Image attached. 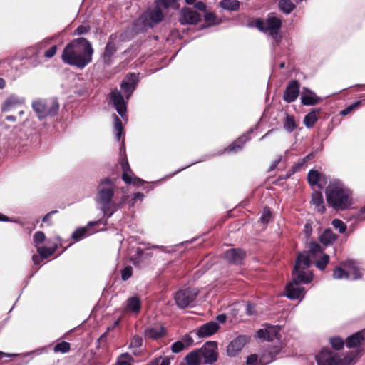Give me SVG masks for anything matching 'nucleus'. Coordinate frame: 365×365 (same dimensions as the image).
<instances>
[{"label":"nucleus","instance_id":"8fccbe9b","mask_svg":"<svg viewBox=\"0 0 365 365\" xmlns=\"http://www.w3.org/2000/svg\"><path fill=\"white\" fill-rule=\"evenodd\" d=\"M271 217V212L269 208L264 207L260 217V220L262 223H267Z\"/></svg>","mask_w":365,"mask_h":365},{"label":"nucleus","instance_id":"a878e982","mask_svg":"<svg viewBox=\"0 0 365 365\" xmlns=\"http://www.w3.org/2000/svg\"><path fill=\"white\" fill-rule=\"evenodd\" d=\"M97 224H98L97 222H89L88 224L87 227L78 228L72 234V238L75 241L78 242V241L82 240L83 238L91 235L92 232L89 231V227L93 225H97Z\"/></svg>","mask_w":365,"mask_h":365},{"label":"nucleus","instance_id":"39448f33","mask_svg":"<svg viewBox=\"0 0 365 365\" xmlns=\"http://www.w3.org/2000/svg\"><path fill=\"white\" fill-rule=\"evenodd\" d=\"M163 19V14L159 8L148 9L135 21L136 30L138 32L144 31L153 27Z\"/></svg>","mask_w":365,"mask_h":365},{"label":"nucleus","instance_id":"864d4df0","mask_svg":"<svg viewBox=\"0 0 365 365\" xmlns=\"http://www.w3.org/2000/svg\"><path fill=\"white\" fill-rule=\"evenodd\" d=\"M309 252L314 255L317 254L318 252H322L320 245L315 242H312L309 243Z\"/></svg>","mask_w":365,"mask_h":365},{"label":"nucleus","instance_id":"72a5a7b5","mask_svg":"<svg viewBox=\"0 0 365 365\" xmlns=\"http://www.w3.org/2000/svg\"><path fill=\"white\" fill-rule=\"evenodd\" d=\"M249 140L247 135L240 136L235 142L232 143L226 150L236 152L240 150L245 143Z\"/></svg>","mask_w":365,"mask_h":365},{"label":"nucleus","instance_id":"13d9d810","mask_svg":"<svg viewBox=\"0 0 365 365\" xmlns=\"http://www.w3.org/2000/svg\"><path fill=\"white\" fill-rule=\"evenodd\" d=\"M181 341L184 343L185 347L189 346L193 344V339L189 335L185 336Z\"/></svg>","mask_w":365,"mask_h":365},{"label":"nucleus","instance_id":"5fc2aeb1","mask_svg":"<svg viewBox=\"0 0 365 365\" xmlns=\"http://www.w3.org/2000/svg\"><path fill=\"white\" fill-rule=\"evenodd\" d=\"M90 30V27L86 25H81L79 26L76 31H74L75 35H82L85 34Z\"/></svg>","mask_w":365,"mask_h":365},{"label":"nucleus","instance_id":"393cba45","mask_svg":"<svg viewBox=\"0 0 365 365\" xmlns=\"http://www.w3.org/2000/svg\"><path fill=\"white\" fill-rule=\"evenodd\" d=\"M365 340V329L347 338L346 345L348 348H355Z\"/></svg>","mask_w":365,"mask_h":365},{"label":"nucleus","instance_id":"4be33fe9","mask_svg":"<svg viewBox=\"0 0 365 365\" xmlns=\"http://www.w3.org/2000/svg\"><path fill=\"white\" fill-rule=\"evenodd\" d=\"M341 265L350 272L352 279H359L362 277L361 270L357 263L352 259H347L341 263Z\"/></svg>","mask_w":365,"mask_h":365},{"label":"nucleus","instance_id":"37998d69","mask_svg":"<svg viewBox=\"0 0 365 365\" xmlns=\"http://www.w3.org/2000/svg\"><path fill=\"white\" fill-rule=\"evenodd\" d=\"M329 262V256L324 254L316 262V267L320 270H323L326 268L327 264Z\"/></svg>","mask_w":365,"mask_h":365},{"label":"nucleus","instance_id":"6ab92c4d","mask_svg":"<svg viewBox=\"0 0 365 365\" xmlns=\"http://www.w3.org/2000/svg\"><path fill=\"white\" fill-rule=\"evenodd\" d=\"M200 14L191 9H182L181 11L180 22L182 24H194L199 21Z\"/></svg>","mask_w":365,"mask_h":365},{"label":"nucleus","instance_id":"c756f323","mask_svg":"<svg viewBox=\"0 0 365 365\" xmlns=\"http://www.w3.org/2000/svg\"><path fill=\"white\" fill-rule=\"evenodd\" d=\"M312 202L315 205L318 212L323 213L325 211L324 199L320 191H314L312 194Z\"/></svg>","mask_w":365,"mask_h":365},{"label":"nucleus","instance_id":"e433bc0d","mask_svg":"<svg viewBox=\"0 0 365 365\" xmlns=\"http://www.w3.org/2000/svg\"><path fill=\"white\" fill-rule=\"evenodd\" d=\"M57 247L54 245L51 247H37V252L41 256L42 258H47L51 256L56 251Z\"/></svg>","mask_w":365,"mask_h":365},{"label":"nucleus","instance_id":"4468645a","mask_svg":"<svg viewBox=\"0 0 365 365\" xmlns=\"http://www.w3.org/2000/svg\"><path fill=\"white\" fill-rule=\"evenodd\" d=\"M279 331V327L269 325L264 329H259L257 332V337L263 340L272 341L275 338L278 339Z\"/></svg>","mask_w":365,"mask_h":365},{"label":"nucleus","instance_id":"09e8293b","mask_svg":"<svg viewBox=\"0 0 365 365\" xmlns=\"http://www.w3.org/2000/svg\"><path fill=\"white\" fill-rule=\"evenodd\" d=\"M133 274V268L130 266L125 267L121 272V278L123 281L128 280Z\"/></svg>","mask_w":365,"mask_h":365},{"label":"nucleus","instance_id":"9d476101","mask_svg":"<svg viewBox=\"0 0 365 365\" xmlns=\"http://www.w3.org/2000/svg\"><path fill=\"white\" fill-rule=\"evenodd\" d=\"M318 365H339L341 359L336 354L332 353L329 349H322L316 356Z\"/></svg>","mask_w":365,"mask_h":365},{"label":"nucleus","instance_id":"c03bdc74","mask_svg":"<svg viewBox=\"0 0 365 365\" xmlns=\"http://www.w3.org/2000/svg\"><path fill=\"white\" fill-rule=\"evenodd\" d=\"M55 352H61V353H67L70 350V344L66 341H62L61 343L57 344L54 349Z\"/></svg>","mask_w":365,"mask_h":365},{"label":"nucleus","instance_id":"a19ab883","mask_svg":"<svg viewBox=\"0 0 365 365\" xmlns=\"http://www.w3.org/2000/svg\"><path fill=\"white\" fill-rule=\"evenodd\" d=\"M114 128L116 132V138L118 140H120L123 128L120 119L115 115H114Z\"/></svg>","mask_w":365,"mask_h":365},{"label":"nucleus","instance_id":"a211bd4d","mask_svg":"<svg viewBox=\"0 0 365 365\" xmlns=\"http://www.w3.org/2000/svg\"><path fill=\"white\" fill-rule=\"evenodd\" d=\"M274 356L270 351L264 353L258 361L256 354H251L247 359V365H266L273 360Z\"/></svg>","mask_w":365,"mask_h":365},{"label":"nucleus","instance_id":"7ed1b4c3","mask_svg":"<svg viewBox=\"0 0 365 365\" xmlns=\"http://www.w3.org/2000/svg\"><path fill=\"white\" fill-rule=\"evenodd\" d=\"M115 190V185L109 178L101 180L97 187L96 202L101 206V210L108 218L120 208L125 202V200L118 203L113 202Z\"/></svg>","mask_w":365,"mask_h":365},{"label":"nucleus","instance_id":"49530a36","mask_svg":"<svg viewBox=\"0 0 365 365\" xmlns=\"http://www.w3.org/2000/svg\"><path fill=\"white\" fill-rule=\"evenodd\" d=\"M284 128L289 131L292 132L295 128L296 125L294 122V119L293 117L287 115L284 124Z\"/></svg>","mask_w":365,"mask_h":365},{"label":"nucleus","instance_id":"6e6552de","mask_svg":"<svg viewBox=\"0 0 365 365\" xmlns=\"http://www.w3.org/2000/svg\"><path fill=\"white\" fill-rule=\"evenodd\" d=\"M198 289L195 288L181 289L176 292L175 301L180 308H185L190 306L196 299Z\"/></svg>","mask_w":365,"mask_h":365},{"label":"nucleus","instance_id":"5701e85b","mask_svg":"<svg viewBox=\"0 0 365 365\" xmlns=\"http://www.w3.org/2000/svg\"><path fill=\"white\" fill-rule=\"evenodd\" d=\"M141 308V302L138 296L128 298L123 308L124 312H132L138 314Z\"/></svg>","mask_w":365,"mask_h":365},{"label":"nucleus","instance_id":"2eb2a0df","mask_svg":"<svg viewBox=\"0 0 365 365\" xmlns=\"http://www.w3.org/2000/svg\"><path fill=\"white\" fill-rule=\"evenodd\" d=\"M122 178L126 183L133 184L135 185H141L143 184L144 181L142 179L134 175L129 168V165L127 160L122 163Z\"/></svg>","mask_w":365,"mask_h":365},{"label":"nucleus","instance_id":"4c0bfd02","mask_svg":"<svg viewBox=\"0 0 365 365\" xmlns=\"http://www.w3.org/2000/svg\"><path fill=\"white\" fill-rule=\"evenodd\" d=\"M317 121V115L315 111H311L305 115L304 123L307 128H312Z\"/></svg>","mask_w":365,"mask_h":365},{"label":"nucleus","instance_id":"dca6fc26","mask_svg":"<svg viewBox=\"0 0 365 365\" xmlns=\"http://www.w3.org/2000/svg\"><path fill=\"white\" fill-rule=\"evenodd\" d=\"M299 93V83L297 81H292L287 85L283 96V99L287 103L294 101Z\"/></svg>","mask_w":365,"mask_h":365},{"label":"nucleus","instance_id":"cd10ccee","mask_svg":"<svg viewBox=\"0 0 365 365\" xmlns=\"http://www.w3.org/2000/svg\"><path fill=\"white\" fill-rule=\"evenodd\" d=\"M185 361L187 365H200L201 364H203L200 349H198L190 352L185 356Z\"/></svg>","mask_w":365,"mask_h":365},{"label":"nucleus","instance_id":"f03ea898","mask_svg":"<svg viewBox=\"0 0 365 365\" xmlns=\"http://www.w3.org/2000/svg\"><path fill=\"white\" fill-rule=\"evenodd\" d=\"M93 54L91 43L84 38H78L66 45L61 58L65 63L82 69L92 61Z\"/></svg>","mask_w":365,"mask_h":365},{"label":"nucleus","instance_id":"20e7f679","mask_svg":"<svg viewBox=\"0 0 365 365\" xmlns=\"http://www.w3.org/2000/svg\"><path fill=\"white\" fill-rule=\"evenodd\" d=\"M328 204L336 210H344L349 205V191L339 182L329 183L326 190Z\"/></svg>","mask_w":365,"mask_h":365},{"label":"nucleus","instance_id":"2f4dec72","mask_svg":"<svg viewBox=\"0 0 365 365\" xmlns=\"http://www.w3.org/2000/svg\"><path fill=\"white\" fill-rule=\"evenodd\" d=\"M220 6L228 11H237L240 9V2L237 0H222Z\"/></svg>","mask_w":365,"mask_h":365},{"label":"nucleus","instance_id":"f704fd0d","mask_svg":"<svg viewBox=\"0 0 365 365\" xmlns=\"http://www.w3.org/2000/svg\"><path fill=\"white\" fill-rule=\"evenodd\" d=\"M133 358L128 353L121 354L113 365H132Z\"/></svg>","mask_w":365,"mask_h":365},{"label":"nucleus","instance_id":"a18cd8bd","mask_svg":"<svg viewBox=\"0 0 365 365\" xmlns=\"http://www.w3.org/2000/svg\"><path fill=\"white\" fill-rule=\"evenodd\" d=\"M330 343L334 349L340 350L344 347V342L341 338L334 337L330 339Z\"/></svg>","mask_w":365,"mask_h":365},{"label":"nucleus","instance_id":"4d7b16f0","mask_svg":"<svg viewBox=\"0 0 365 365\" xmlns=\"http://www.w3.org/2000/svg\"><path fill=\"white\" fill-rule=\"evenodd\" d=\"M56 51H57V46H53L49 49L46 51L44 56H45V57H46L48 58H51L56 54Z\"/></svg>","mask_w":365,"mask_h":365},{"label":"nucleus","instance_id":"e2e57ef3","mask_svg":"<svg viewBox=\"0 0 365 365\" xmlns=\"http://www.w3.org/2000/svg\"><path fill=\"white\" fill-rule=\"evenodd\" d=\"M216 18L215 15L213 14V13H207L205 15V19L207 21H214L215 19Z\"/></svg>","mask_w":365,"mask_h":365},{"label":"nucleus","instance_id":"423d86ee","mask_svg":"<svg viewBox=\"0 0 365 365\" xmlns=\"http://www.w3.org/2000/svg\"><path fill=\"white\" fill-rule=\"evenodd\" d=\"M255 26L262 31L269 32L277 44L281 41L282 36L279 30L282 26V21L275 14H269L265 21L257 19Z\"/></svg>","mask_w":365,"mask_h":365},{"label":"nucleus","instance_id":"ea45409f","mask_svg":"<svg viewBox=\"0 0 365 365\" xmlns=\"http://www.w3.org/2000/svg\"><path fill=\"white\" fill-rule=\"evenodd\" d=\"M279 6L286 14L291 13L294 8V5L290 0H281L279 3Z\"/></svg>","mask_w":365,"mask_h":365},{"label":"nucleus","instance_id":"c85d7f7f","mask_svg":"<svg viewBox=\"0 0 365 365\" xmlns=\"http://www.w3.org/2000/svg\"><path fill=\"white\" fill-rule=\"evenodd\" d=\"M337 239V235H335L331 229L325 230L319 235V241L325 246L331 245Z\"/></svg>","mask_w":365,"mask_h":365},{"label":"nucleus","instance_id":"bb28decb","mask_svg":"<svg viewBox=\"0 0 365 365\" xmlns=\"http://www.w3.org/2000/svg\"><path fill=\"white\" fill-rule=\"evenodd\" d=\"M143 344V339L140 336H134L130 339L129 344V349L132 351L133 354L135 356H138L142 352V347Z\"/></svg>","mask_w":365,"mask_h":365},{"label":"nucleus","instance_id":"9b49d317","mask_svg":"<svg viewBox=\"0 0 365 365\" xmlns=\"http://www.w3.org/2000/svg\"><path fill=\"white\" fill-rule=\"evenodd\" d=\"M250 337L245 335H241L233 339L227 347V353L230 356H235L238 354L244 346L248 343Z\"/></svg>","mask_w":365,"mask_h":365},{"label":"nucleus","instance_id":"f257e3e1","mask_svg":"<svg viewBox=\"0 0 365 365\" xmlns=\"http://www.w3.org/2000/svg\"><path fill=\"white\" fill-rule=\"evenodd\" d=\"M311 261L307 255L299 254L295 262L292 272V282L286 287V296L291 299H297L304 295V289L299 284H309L313 279V274L309 270Z\"/></svg>","mask_w":365,"mask_h":365},{"label":"nucleus","instance_id":"7c9ffc66","mask_svg":"<svg viewBox=\"0 0 365 365\" xmlns=\"http://www.w3.org/2000/svg\"><path fill=\"white\" fill-rule=\"evenodd\" d=\"M307 93H302L301 96V101L305 106H314L317 104L319 98L317 95L309 90H307Z\"/></svg>","mask_w":365,"mask_h":365},{"label":"nucleus","instance_id":"f8f14e48","mask_svg":"<svg viewBox=\"0 0 365 365\" xmlns=\"http://www.w3.org/2000/svg\"><path fill=\"white\" fill-rule=\"evenodd\" d=\"M118 39L116 36L111 35L106 46L104 53L102 58L105 63L110 65L112 61V58L115 53L118 47Z\"/></svg>","mask_w":365,"mask_h":365},{"label":"nucleus","instance_id":"aec40b11","mask_svg":"<svg viewBox=\"0 0 365 365\" xmlns=\"http://www.w3.org/2000/svg\"><path fill=\"white\" fill-rule=\"evenodd\" d=\"M137 81V76L134 73H130L126 76V80L122 82L121 88L124 93L127 95V98L130 97L134 91Z\"/></svg>","mask_w":365,"mask_h":365},{"label":"nucleus","instance_id":"f3484780","mask_svg":"<svg viewBox=\"0 0 365 365\" xmlns=\"http://www.w3.org/2000/svg\"><path fill=\"white\" fill-rule=\"evenodd\" d=\"M245 256V252L241 249H230L224 254L225 259L230 263L238 264Z\"/></svg>","mask_w":365,"mask_h":365},{"label":"nucleus","instance_id":"bf43d9fd","mask_svg":"<svg viewBox=\"0 0 365 365\" xmlns=\"http://www.w3.org/2000/svg\"><path fill=\"white\" fill-rule=\"evenodd\" d=\"M56 212H57V211L54 210V211H51L50 212H48V214H46L43 217V220L42 221L43 222H48L49 225H51V217L52 215L55 214Z\"/></svg>","mask_w":365,"mask_h":365},{"label":"nucleus","instance_id":"c9c22d12","mask_svg":"<svg viewBox=\"0 0 365 365\" xmlns=\"http://www.w3.org/2000/svg\"><path fill=\"white\" fill-rule=\"evenodd\" d=\"M333 277L335 279H349L350 277V272L341 267H338L334 269Z\"/></svg>","mask_w":365,"mask_h":365},{"label":"nucleus","instance_id":"774afa93","mask_svg":"<svg viewBox=\"0 0 365 365\" xmlns=\"http://www.w3.org/2000/svg\"><path fill=\"white\" fill-rule=\"evenodd\" d=\"M144 195L143 194L140 193V192H137L134 195V197H133V200L134 201H136L138 200H142L143 198Z\"/></svg>","mask_w":365,"mask_h":365},{"label":"nucleus","instance_id":"680f3d73","mask_svg":"<svg viewBox=\"0 0 365 365\" xmlns=\"http://www.w3.org/2000/svg\"><path fill=\"white\" fill-rule=\"evenodd\" d=\"M195 7L200 11H205L206 9V5L202 1L197 2Z\"/></svg>","mask_w":365,"mask_h":365},{"label":"nucleus","instance_id":"0e129e2a","mask_svg":"<svg viewBox=\"0 0 365 365\" xmlns=\"http://www.w3.org/2000/svg\"><path fill=\"white\" fill-rule=\"evenodd\" d=\"M43 259L41 255H34L32 257V260L35 264H39Z\"/></svg>","mask_w":365,"mask_h":365},{"label":"nucleus","instance_id":"de8ad7c7","mask_svg":"<svg viewBox=\"0 0 365 365\" xmlns=\"http://www.w3.org/2000/svg\"><path fill=\"white\" fill-rule=\"evenodd\" d=\"M332 225L335 229L339 230L340 233H344L346 230V225L341 220L334 219L332 221Z\"/></svg>","mask_w":365,"mask_h":365},{"label":"nucleus","instance_id":"ddd939ff","mask_svg":"<svg viewBox=\"0 0 365 365\" xmlns=\"http://www.w3.org/2000/svg\"><path fill=\"white\" fill-rule=\"evenodd\" d=\"M110 100L119 115L125 118L127 111L126 105L120 92L117 89L113 91L110 93Z\"/></svg>","mask_w":365,"mask_h":365},{"label":"nucleus","instance_id":"79ce46f5","mask_svg":"<svg viewBox=\"0 0 365 365\" xmlns=\"http://www.w3.org/2000/svg\"><path fill=\"white\" fill-rule=\"evenodd\" d=\"M170 359L168 356H160L152 359L148 365H170Z\"/></svg>","mask_w":365,"mask_h":365},{"label":"nucleus","instance_id":"473e14b6","mask_svg":"<svg viewBox=\"0 0 365 365\" xmlns=\"http://www.w3.org/2000/svg\"><path fill=\"white\" fill-rule=\"evenodd\" d=\"M322 175L317 170H311L308 173V182L312 186L321 187L319 182L322 179Z\"/></svg>","mask_w":365,"mask_h":365},{"label":"nucleus","instance_id":"69168bd1","mask_svg":"<svg viewBox=\"0 0 365 365\" xmlns=\"http://www.w3.org/2000/svg\"><path fill=\"white\" fill-rule=\"evenodd\" d=\"M281 161V157H279L277 159H276L272 163V165H270L269 167V170H274L277 166L279 165V163H280Z\"/></svg>","mask_w":365,"mask_h":365},{"label":"nucleus","instance_id":"052dcab7","mask_svg":"<svg viewBox=\"0 0 365 365\" xmlns=\"http://www.w3.org/2000/svg\"><path fill=\"white\" fill-rule=\"evenodd\" d=\"M356 218L359 220H365V206L360 210L356 215Z\"/></svg>","mask_w":365,"mask_h":365},{"label":"nucleus","instance_id":"0eeeda50","mask_svg":"<svg viewBox=\"0 0 365 365\" xmlns=\"http://www.w3.org/2000/svg\"><path fill=\"white\" fill-rule=\"evenodd\" d=\"M32 107L38 117L42 118L55 115L58 111L59 104L55 99L48 101H36L33 103Z\"/></svg>","mask_w":365,"mask_h":365},{"label":"nucleus","instance_id":"58836bf2","mask_svg":"<svg viewBox=\"0 0 365 365\" xmlns=\"http://www.w3.org/2000/svg\"><path fill=\"white\" fill-rule=\"evenodd\" d=\"M23 103V100L19 99L18 98L15 96H11L4 103L2 110L3 111H9L11 110V107L18 103Z\"/></svg>","mask_w":365,"mask_h":365},{"label":"nucleus","instance_id":"1a4fd4ad","mask_svg":"<svg viewBox=\"0 0 365 365\" xmlns=\"http://www.w3.org/2000/svg\"><path fill=\"white\" fill-rule=\"evenodd\" d=\"M200 349L205 364H212L218 358L217 344L207 341Z\"/></svg>","mask_w":365,"mask_h":365},{"label":"nucleus","instance_id":"412c9836","mask_svg":"<svg viewBox=\"0 0 365 365\" xmlns=\"http://www.w3.org/2000/svg\"><path fill=\"white\" fill-rule=\"evenodd\" d=\"M165 329L161 325L148 327L144 331L145 337L150 339H158L165 336Z\"/></svg>","mask_w":365,"mask_h":365},{"label":"nucleus","instance_id":"b1692460","mask_svg":"<svg viewBox=\"0 0 365 365\" xmlns=\"http://www.w3.org/2000/svg\"><path fill=\"white\" fill-rule=\"evenodd\" d=\"M219 329V325L214 322H208L201 326L197 334L199 337H207L214 334Z\"/></svg>","mask_w":365,"mask_h":365},{"label":"nucleus","instance_id":"603ef678","mask_svg":"<svg viewBox=\"0 0 365 365\" xmlns=\"http://www.w3.org/2000/svg\"><path fill=\"white\" fill-rule=\"evenodd\" d=\"M46 239L45 235L41 231L36 232L34 235V242L36 245L42 243Z\"/></svg>","mask_w":365,"mask_h":365},{"label":"nucleus","instance_id":"6e6d98bb","mask_svg":"<svg viewBox=\"0 0 365 365\" xmlns=\"http://www.w3.org/2000/svg\"><path fill=\"white\" fill-rule=\"evenodd\" d=\"M361 101H357L351 105L350 106L347 107L346 108L344 109L341 111V115H348L353 109L356 108L359 105H360Z\"/></svg>","mask_w":365,"mask_h":365},{"label":"nucleus","instance_id":"338daca9","mask_svg":"<svg viewBox=\"0 0 365 365\" xmlns=\"http://www.w3.org/2000/svg\"><path fill=\"white\" fill-rule=\"evenodd\" d=\"M254 306H252V304H247V314L248 315H252L254 314Z\"/></svg>","mask_w":365,"mask_h":365},{"label":"nucleus","instance_id":"3c124183","mask_svg":"<svg viewBox=\"0 0 365 365\" xmlns=\"http://www.w3.org/2000/svg\"><path fill=\"white\" fill-rule=\"evenodd\" d=\"M185 348V344L181 341H178L175 342L174 344H173V345L171 346V349H172L173 352H174V353L180 352Z\"/></svg>","mask_w":365,"mask_h":365}]
</instances>
